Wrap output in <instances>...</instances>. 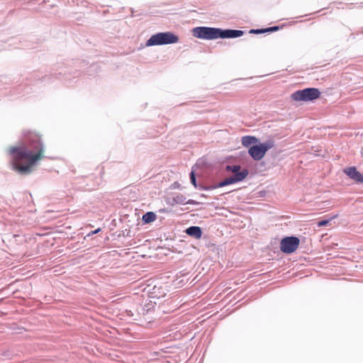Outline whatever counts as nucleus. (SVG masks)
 <instances>
[{
  "instance_id": "nucleus-1",
  "label": "nucleus",
  "mask_w": 363,
  "mask_h": 363,
  "mask_svg": "<svg viewBox=\"0 0 363 363\" xmlns=\"http://www.w3.org/2000/svg\"><path fill=\"white\" fill-rule=\"evenodd\" d=\"M23 140V144L9 147L7 152L11 156L12 169L20 174L27 175L45 157V145L42 135L34 130H24Z\"/></svg>"
},
{
  "instance_id": "nucleus-2",
  "label": "nucleus",
  "mask_w": 363,
  "mask_h": 363,
  "mask_svg": "<svg viewBox=\"0 0 363 363\" xmlns=\"http://www.w3.org/2000/svg\"><path fill=\"white\" fill-rule=\"evenodd\" d=\"M179 41V38L170 32L159 33L152 35L147 41V46L160 45L166 44L176 43Z\"/></svg>"
},
{
  "instance_id": "nucleus-3",
  "label": "nucleus",
  "mask_w": 363,
  "mask_h": 363,
  "mask_svg": "<svg viewBox=\"0 0 363 363\" xmlns=\"http://www.w3.org/2000/svg\"><path fill=\"white\" fill-rule=\"evenodd\" d=\"M320 91L317 88H306L298 90L291 95V98L296 101H309L318 99Z\"/></svg>"
},
{
  "instance_id": "nucleus-4",
  "label": "nucleus",
  "mask_w": 363,
  "mask_h": 363,
  "mask_svg": "<svg viewBox=\"0 0 363 363\" xmlns=\"http://www.w3.org/2000/svg\"><path fill=\"white\" fill-rule=\"evenodd\" d=\"M193 35L197 38L214 40L220 38V28L211 27H196L192 30Z\"/></svg>"
},
{
  "instance_id": "nucleus-5",
  "label": "nucleus",
  "mask_w": 363,
  "mask_h": 363,
  "mask_svg": "<svg viewBox=\"0 0 363 363\" xmlns=\"http://www.w3.org/2000/svg\"><path fill=\"white\" fill-rule=\"evenodd\" d=\"M300 244L298 238L291 236L283 238L280 242V250L287 254L292 253L296 250Z\"/></svg>"
},
{
  "instance_id": "nucleus-6",
  "label": "nucleus",
  "mask_w": 363,
  "mask_h": 363,
  "mask_svg": "<svg viewBox=\"0 0 363 363\" xmlns=\"http://www.w3.org/2000/svg\"><path fill=\"white\" fill-rule=\"evenodd\" d=\"M272 147V143H262L259 145L252 146L249 149L248 152L255 160L258 161L262 159L267 151Z\"/></svg>"
},
{
  "instance_id": "nucleus-7",
  "label": "nucleus",
  "mask_w": 363,
  "mask_h": 363,
  "mask_svg": "<svg viewBox=\"0 0 363 363\" xmlns=\"http://www.w3.org/2000/svg\"><path fill=\"white\" fill-rule=\"evenodd\" d=\"M248 175V171L246 169H244L240 172V173L236 174L233 177H230L225 179L223 181L220 182L218 186L222 187L231 184H234L236 182H239L245 179Z\"/></svg>"
},
{
  "instance_id": "nucleus-8",
  "label": "nucleus",
  "mask_w": 363,
  "mask_h": 363,
  "mask_svg": "<svg viewBox=\"0 0 363 363\" xmlns=\"http://www.w3.org/2000/svg\"><path fill=\"white\" fill-rule=\"evenodd\" d=\"M343 172L354 182L357 183H363V175L357 171L355 167L345 168Z\"/></svg>"
},
{
  "instance_id": "nucleus-9",
  "label": "nucleus",
  "mask_w": 363,
  "mask_h": 363,
  "mask_svg": "<svg viewBox=\"0 0 363 363\" xmlns=\"http://www.w3.org/2000/svg\"><path fill=\"white\" fill-rule=\"evenodd\" d=\"M244 32L239 30H222L220 28V38H235L240 37Z\"/></svg>"
},
{
  "instance_id": "nucleus-10",
  "label": "nucleus",
  "mask_w": 363,
  "mask_h": 363,
  "mask_svg": "<svg viewBox=\"0 0 363 363\" xmlns=\"http://www.w3.org/2000/svg\"><path fill=\"white\" fill-rule=\"evenodd\" d=\"M172 205L174 204H191V205H196L198 204V202H196L194 200L189 199L186 200V198L184 195L182 194H177L172 198Z\"/></svg>"
},
{
  "instance_id": "nucleus-11",
  "label": "nucleus",
  "mask_w": 363,
  "mask_h": 363,
  "mask_svg": "<svg viewBox=\"0 0 363 363\" xmlns=\"http://www.w3.org/2000/svg\"><path fill=\"white\" fill-rule=\"evenodd\" d=\"M185 232L187 235L196 239H200L202 235L201 229L199 226L189 227L185 230Z\"/></svg>"
},
{
  "instance_id": "nucleus-12",
  "label": "nucleus",
  "mask_w": 363,
  "mask_h": 363,
  "mask_svg": "<svg viewBox=\"0 0 363 363\" xmlns=\"http://www.w3.org/2000/svg\"><path fill=\"white\" fill-rule=\"evenodd\" d=\"M157 216L154 212L150 211L143 216L142 220L144 223H150L155 221Z\"/></svg>"
},
{
  "instance_id": "nucleus-13",
  "label": "nucleus",
  "mask_w": 363,
  "mask_h": 363,
  "mask_svg": "<svg viewBox=\"0 0 363 363\" xmlns=\"http://www.w3.org/2000/svg\"><path fill=\"white\" fill-rule=\"evenodd\" d=\"M257 142V139L254 136H244L242 138V144L245 147H248L252 143H255Z\"/></svg>"
},
{
  "instance_id": "nucleus-14",
  "label": "nucleus",
  "mask_w": 363,
  "mask_h": 363,
  "mask_svg": "<svg viewBox=\"0 0 363 363\" xmlns=\"http://www.w3.org/2000/svg\"><path fill=\"white\" fill-rule=\"evenodd\" d=\"M278 30H279L278 26H273V27H269V28H264V29H252L250 30V33L258 34V33H267V32L277 31Z\"/></svg>"
},
{
  "instance_id": "nucleus-15",
  "label": "nucleus",
  "mask_w": 363,
  "mask_h": 363,
  "mask_svg": "<svg viewBox=\"0 0 363 363\" xmlns=\"http://www.w3.org/2000/svg\"><path fill=\"white\" fill-rule=\"evenodd\" d=\"M241 167L240 165H228L226 167V170L230 172L235 175L236 174L240 173Z\"/></svg>"
},
{
  "instance_id": "nucleus-16",
  "label": "nucleus",
  "mask_w": 363,
  "mask_h": 363,
  "mask_svg": "<svg viewBox=\"0 0 363 363\" xmlns=\"http://www.w3.org/2000/svg\"><path fill=\"white\" fill-rule=\"evenodd\" d=\"M156 303L155 301H152L150 300L148 303H147L144 307L143 311H146L147 313L154 311Z\"/></svg>"
},
{
  "instance_id": "nucleus-17",
  "label": "nucleus",
  "mask_w": 363,
  "mask_h": 363,
  "mask_svg": "<svg viewBox=\"0 0 363 363\" xmlns=\"http://www.w3.org/2000/svg\"><path fill=\"white\" fill-rule=\"evenodd\" d=\"M190 179H191V184L195 186L196 187L197 185H196V176L194 174V172L192 171L190 174Z\"/></svg>"
},
{
  "instance_id": "nucleus-18",
  "label": "nucleus",
  "mask_w": 363,
  "mask_h": 363,
  "mask_svg": "<svg viewBox=\"0 0 363 363\" xmlns=\"http://www.w3.org/2000/svg\"><path fill=\"white\" fill-rule=\"evenodd\" d=\"M329 223V220H321L318 223V226H325L326 225H328Z\"/></svg>"
},
{
  "instance_id": "nucleus-19",
  "label": "nucleus",
  "mask_w": 363,
  "mask_h": 363,
  "mask_svg": "<svg viewBox=\"0 0 363 363\" xmlns=\"http://www.w3.org/2000/svg\"><path fill=\"white\" fill-rule=\"evenodd\" d=\"M160 213H165V212H167V211H166V209L163 208V209H160Z\"/></svg>"
},
{
  "instance_id": "nucleus-20",
  "label": "nucleus",
  "mask_w": 363,
  "mask_h": 363,
  "mask_svg": "<svg viewBox=\"0 0 363 363\" xmlns=\"http://www.w3.org/2000/svg\"><path fill=\"white\" fill-rule=\"evenodd\" d=\"M99 230H100V229H97V230H96L94 232V233H98Z\"/></svg>"
},
{
  "instance_id": "nucleus-21",
  "label": "nucleus",
  "mask_w": 363,
  "mask_h": 363,
  "mask_svg": "<svg viewBox=\"0 0 363 363\" xmlns=\"http://www.w3.org/2000/svg\"><path fill=\"white\" fill-rule=\"evenodd\" d=\"M337 215H335V216H333V218H337Z\"/></svg>"
}]
</instances>
